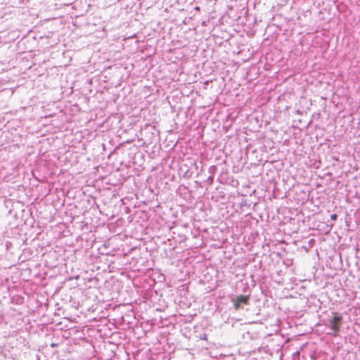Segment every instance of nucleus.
Listing matches in <instances>:
<instances>
[{
  "mask_svg": "<svg viewBox=\"0 0 360 360\" xmlns=\"http://www.w3.org/2000/svg\"><path fill=\"white\" fill-rule=\"evenodd\" d=\"M342 321V316H334L328 320V326L336 335L340 331V327Z\"/></svg>",
  "mask_w": 360,
  "mask_h": 360,
  "instance_id": "nucleus-1",
  "label": "nucleus"
},
{
  "mask_svg": "<svg viewBox=\"0 0 360 360\" xmlns=\"http://www.w3.org/2000/svg\"><path fill=\"white\" fill-rule=\"evenodd\" d=\"M236 300L240 304H248L249 302V296L247 295H240L236 298Z\"/></svg>",
  "mask_w": 360,
  "mask_h": 360,
  "instance_id": "nucleus-2",
  "label": "nucleus"
},
{
  "mask_svg": "<svg viewBox=\"0 0 360 360\" xmlns=\"http://www.w3.org/2000/svg\"><path fill=\"white\" fill-rule=\"evenodd\" d=\"M234 308L238 310L240 308V303H239L236 299L233 300Z\"/></svg>",
  "mask_w": 360,
  "mask_h": 360,
  "instance_id": "nucleus-3",
  "label": "nucleus"
},
{
  "mask_svg": "<svg viewBox=\"0 0 360 360\" xmlns=\"http://www.w3.org/2000/svg\"><path fill=\"white\" fill-rule=\"evenodd\" d=\"M337 214H333L330 216V218L332 220H336L337 219Z\"/></svg>",
  "mask_w": 360,
  "mask_h": 360,
  "instance_id": "nucleus-4",
  "label": "nucleus"
},
{
  "mask_svg": "<svg viewBox=\"0 0 360 360\" xmlns=\"http://www.w3.org/2000/svg\"><path fill=\"white\" fill-rule=\"evenodd\" d=\"M205 335H202L201 339H204V338H205Z\"/></svg>",
  "mask_w": 360,
  "mask_h": 360,
  "instance_id": "nucleus-5",
  "label": "nucleus"
},
{
  "mask_svg": "<svg viewBox=\"0 0 360 360\" xmlns=\"http://www.w3.org/2000/svg\"><path fill=\"white\" fill-rule=\"evenodd\" d=\"M205 335H202L201 339H204V338H205Z\"/></svg>",
  "mask_w": 360,
  "mask_h": 360,
  "instance_id": "nucleus-6",
  "label": "nucleus"
}]
</instances>
